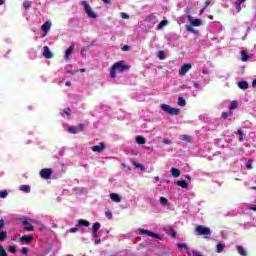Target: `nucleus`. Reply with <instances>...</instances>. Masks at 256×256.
<instances>
[{
    "mask_svg": "<svg viewBox=\"0 0 256 256\" xmlns=\"http://www.w3.org/2000/svg\"><path fill=\"white\" fill-rule=\"evenodd\" d=\"M130 69L131 66L125 64V61L116 62L110 70V77L112 79H115L117 71L118 73H124L125 71H129Z\"/></svg>",
    "mask_w": 256,
    "mask_h": 256,
    "instance_id": "obj_1",
    "label": "nucleus"
},
{
    "mask_svg": "<svg viewBox=\"0 0 256 256\" xmlns=\"http://www.w3.org/2000/svg\"><path fill=\"white\" fill-rule=\"evenodd\" d=\"M195 231L197 235L203 236L205 239H209V237H211V228L209 227L198 225L196 226Z\"/></svg>",
    "mask_w": 256,
    "mask_h": 256,
    "instance_id": "obj_2",
    "label": "nucleus"
},
{
    "mask_svg": "<svg viewBox=\"0 0 256 256\" xmlns=\"http://www.w3.org/2000/svg\"><path fill=\"white\" fill-rule=\"evenodd\" d=\"M160 108L162 109V111H164L168 115H172V116L180 115V113H181V109L173 108L169 104H161Z\"/></svg>",
    "mask_w": 256,
    "mask_h": 256,
    "instance_id": "obj_3",
    "label": "nucleus"
},
{
    "mask_svg": "<svg viewBox=\"0 0 256 256\" xmlns=\"http://www.w3.org/2000/svg\"><path fill=\"white\" fill-rule=\"evenodd\" d=\"M82 6L84 7V11L88 17H90V19H97V14L93 12V9H91V6L87 1H82Z\"/></svg>",
    "mask_w": 256,
    "mask_h": 256,
    "instance_id": "obj_4",
    "label": "nucleus"
},
{
    "mask_svg": "<svg viewBox=\"0 0 256 256\" xmlns=\"http://www.w3.org/2000/svg\"><path fill=\"white\" fill-rule=\"evenodd\" d=\"M53 175V170L51 168H44L40 171V177L42 179H49Z\"/></svg>",
    "mask_w": 256,
    "mask_h": 256,
    "instance_id": "obj_5",
    "label": "nucleus"
},
{
    "mask_svg": "<svg viewBox=\"0 0 256 256\" xmlns=\"http://www.w3.org/2000/svg\"><path fill=\"white\" fill-rule=\"evenodd\" d=\"M141 235H147L148 237H154V239H161V236L157 233H154L150 230L140 229Z\"/></svg>",
    "mask_w": 256,
    "mask_h": 256,
    "instance_id": "obj_6",
    "label": "nucleus"
},
{
    "mask_svg": "<svg viewBox=\"0 0 256 256\" xmlns=\"http://www.w3.org/2000/svg\"><path fill=\"white\" fill-rule=\"evenodd\" d=\"M191 67V64L182 65L181 69L179 70L180 77L187 75L188 71H191Z\"/></svg>",
    "mask_w": 256,
    "mask_h": 256,
    "instance_id": "obj_7",
    "label": "nucleus"
},
{
    "mask_svg": "<svg viewBox=\"0 0 256 256\" xmlns=\"http://www.w3.org/2000/svg\"><path fill=\"white\" fill-rule=\"evenodd\" d=\"M93 153H101L105 151V143L100 142L98 145L92 146Z\"/></svg>",
    "mask_w": 256,
    "mask_h": 256,
    "instance_id": "obj_8",
    "label": "nucleus"
},
{
    "mask_svg": "<svg viewBox=\"0 0 256 256\" xmlns=\"http://www.w3.org/2000/svg\"><path fill=\"white\" fill-rule=\"evenodd\" d=\"M43 49V57H45V59H53V52L49 50V46H44Z\"/></svg>",
    "mask_w": 256,
    "mask_h": 256,
    "instance_id": "obj_9",
    "label": "nucleus"
},
{
    "mask_svg": "<svg viewBox=\"0 0 256 256\" xmlns=\"http://www.w3.org/2000/svg\"><path fill=\"white\" fill-rule=\"evenodd\" d=\"M51 29V22L46 21L43 25H42V31H44L43 37L47 36V33H49V30Z\"/></svg>",
    "mask_w": 256,
    "mask_h": 256,
    "instance_id": "obj_10",
    "label": "nucleus"
},
{
    "mask_svg": "<svg viewBox=\"0 0 256 256\" xmlns=\"http://www.w3.org/2000/svg\"><path fill=\"white\" fill-rule=\"evenodd\" d=\"M99 229H101V223L95 222L92 226V235H93V237H97V231H99Z\"/></svg>",
    "mask_w": 256,
    "mask_h": 256,
    "instance_id": "obj_11",
    "label": "nucleus"
},
{
    "mask_svg": "<svg viewBox=\"0 0 256 256\" xmlns=\"http://www.w3.org/2000/svg\"><path fill=\"white\" fill-rule=\"evenodd\" d=\"M22 225H25L24 231H35V227L27 220H23Z\"/></svg>",
    "mask_w": 256,
    "mask_h": 256,
    "instance_id": "obj_12",
    "label": "nucleus"
},
{
    "mask_svg": "<svg viewBox=\"0 0 256 256\" xmlns=\"http://www.w3.org/2000/svg\"><path fill=\"white\" fill-rule=\"evenodd\" d=\"M110 199L114 201V203H121V196H119L117 193H111Z\"/></svg>",
    "mask_w": 256,
    "mask_h": 256,
    "instance_id": "obj_13",
    "label": "nucleus"
},
{
    "mask_svg": "<svg viewBox=\"0 0 256 256\" xmlns=\"http://www.w3.org/2000/svg\"><path fill=\"white\" fill-rule=\"evenodd\" d=\"M239 89H242L243 91L249 89V82L247 81H240L238 82Z\"/></svg>",
    "mask_w": 256,
    "mask_h": 256,
    "instance_id": "obj_14",
    "label": "nucleus"
},
{
    "mask_svg": "<svg viewBox=\"0 0 256 256\" xmlns=\"http://www.w3.org/2000/svg\"><path fill=\"white\" fill-rule=\"evenodd\" d=\"M20 241L22 243H31L33 241V236L24 235V236L20 237Z\"/></svg>",
    "mask_w": 256,
    "mask_h": 256,
    "instance_id": "obj_15",
    "label": "nucleus"
},
{
    "mask_svg": "<svg viewBox=\"0 0 256 256\" xmlns=\"http://www.w3.org/2000/svg\"><path fill=\"white\" fill-rule=\"evenodd\" d=\"M190 25L192 27H201V19H190Z\"/></svg>",
    "mask_w": 256,
    "mask_h": 256,
    "instance_id": "obj_16",
    "label": "nucleus"
},
{
    "mask_svg": "<svg viewBox=\"0 0 256 256\" xmlns=\"http://www.w3.org/2000/svg\"><path fill=\"white\" fill-rule=\"evenodd\" d=\"M237 107H238L237 101H236V100H233V101L231 102L230 107H229V109H230L229 115H233V110L237 109Z\"/></svg>",
    "mask_w": 256,
    "mask_h": 256,
    "instance_id": "obj_17",
    "label": "nucleus"
},
{
    "mask_svg": "<svg viewBox=\"0 0 256 256\" xmlns=\"http://www.w3.org/2000/svg\"><path fill=\"white\" fill-rule=\"evenodd\" d=\"M170 173L172 174V176H174L175 178L180 177L181 176V171L177 168H171Z\"/></svg>",
    "mask_w": 256,
    "mask_h": 256,
    "instance_id": "obj_18",
    "label": "nucleus"
},
{
    "mask_svg": "<svg viewBox=\"0 0 256 256\" xmlns=\"http://www.w3.org/2000/svg\"><path fill=\"white\" fill-rule=\"evenodd\" d=\"M89 225H91V224L87 220L80 219L78 221V227H89Z\"/></svg>",
    "mask_w": 256,
    "mask_h": 256,
    "instance_id": "obj_19",
    "label": "nucleus"
},
{
    "mask_svg": "<svg viewBox=\"0 0 256 256\" xmlns=\"http://www.w3.org/2000/svg\"><path fill=\"white\" fill-rule=\"evenodd\" d=\"M237 252L241 256H247V251L245 250V248H243V246H237Z\"/></svg>",
    "mask_w": 256,
    "mask_h": 256,
    "instance_id": "obj_20",
    "label": "nucleus"
},
{
    "mask_svg": "<svg viewBox=\"0 0 256 256\" xmlns=\"http://www.w3.org/2000/svg\"><path fill=\"white\" fill-rule=\"evenodd\" d=\"M136 143H138V145H145L146 141H145V137L139 135L136 137Z\"/></svg>",
    "mask_w": 256,
    "mask_h": 256,
    "instance_id": "obj_21",
    "label": "nucleus"
},
{
    "mask_svg": "<svg viewBox=\"0 0 256 256\" xmlns=\"http://www.w3.org/2000/svg\"><path fill=\"white\" fill-rule=\"evenodd\" d=\"M73 49H75V46H70L66 52H65V59H69L71 57V53H73Z\"/></svg>",
    "mask_w": 256,
    "mask_h": 256,
    "instance_id": "obj_22",
    "label": "nucleus"
},
{
    "mask_svg": "<svg viewBox=\"0 0 256 256\" xmlns=\"http://www.w3.org/2000/svg\"><path fill=\"white\" fill-rule=\"evenodd\" d=\"M181 141H186V143H191L192 139L191 136L187 134H183L180 136Z\"/></svg>",
    "mask_w": 256,
    "mask_h": 256,
    "instance_id": "obj_23",
    "label": "nucleus"
},
{
    "mask_svg": "<svg viewBox=\"0 0 256 256\" xmlns=\"http://www.w3.org/2000/svg\"><path fill=\"white\" fill-rule=\"evenodd\" d=\"M176 185H178V187H182V189H187V187H189V185H187V182L185 180L177 181Z\"/></svg>",
    "mask_w": 256,
    "mask_h": 256,
    "instance_id": "obj_24",
    "label": "nucleus"
},
{
    "mask_svg": "<svg viewBox=\"0 0 256 256\" xmlns=\"http://www.w3.org/2000/svg\"><path fill=\"white\" fill-rule=\"evenodd\" d=\"M20 191H24V193H30L31 192V186L22 185V186H20Z\"/></svg>",
    "mask_w": 256,
    "mask_h": 256,
    "instance_id": "obj_25",
    "label": "nucleus"
},
{
    "mask_svg": "<svg viewBox=\"0 0 256 256\" xmlns=\"http://www.w3.org/2000/svg\"><path fill=\"white\" fill-rule=\"evenodd\" d=\"M224 249H225V244H223V243L217 244V246H216L217 253H223Z\"/></svg>",
    "mask_w": 256,
    "mask_h": 256,
    "instance_id": "obj_26",
    "label": "nucleus"
},
{
    "mask_svg": "<svg viewBox=\"0 0 256 256\" xmlns=\"http://www.w3.org/2000/svg\"><path fill=\"white\" fill-rule=\"evenodd\" d=\"M178 105L179 107H185L187 105V101L183 97L178 98Z\"/></svg>",
    "mask_w": 256,
    "mask_h": 256,
    "instance_id": "obj_27",
    "label": "nucleus"
},
{
    "mask_svg": "<svg viewBox=\"0 0 256 256\" xmlns=\"http://www.w3.org/2000/svg\"><path fill=\"white\" fill-rule=\"evenodd\" d=\"M241 55H242V61L245 63L249 60V55L247 54V51L243 50L241 52Z\"/></svg>",
    "mask_w": 256,
    "mask_h": 256,
    "instance_id": "obj_28",
    "label": "nucleus"
},
{
    "mask_svg": "<svg viewBox=\"0 0 256 256\" xmlns=\"http://www.w3.org/2000/svg\"><path fill=\"white\" fill-rule=\"evenodd\" d=\"M132 165L137 169H141V171H146L145 166H143L142 164H139L137 162H132Z\"/></svg>",
    "mask_w": 256,
    "mask_h": 256,
    "instance_id": "obj_29",
    "label": "nucleus"
},
{
    "mask_svg": "<svg viewBox=\"0 0 256 256\" xmlns=\"http://www.w3.org/2000/svg\"><path fill=\"white\" fill-rule=\"evenodd\" d=\"M23 7H24V9H26V11L29 10V8L32 7L31 1L25 0L23 2Z\"/></svg>",
    "mask_w": 256,
    "mask_h": 256,
    "instance_id": "obj_30",
    "label": "nucleus"
},
{
    "mask_svg": "<svg viewBox=\"0 0 256 256\" xmlns=\"http://www.w3.org/2000/svg\"><path fill=\"white\" fill-rule=\"evenodd\" d=\"M68 133H71L72 135H77V128L75 126H70L68 128Z\"/></svg>",
    "mask_w": 256,
    "mask_h": 256,
    "instance_id": "obj_31",
    "label": "nucleus"
},
{
    "mask_svg": "<svg viewBox=\"0 0 256 256\" xmlns=\"http://www.w3.org/2000/svg\"><path fill=\"white\" fill-rule=\"evenodd\" d=\"M158 57L161 59V61H165V59H166L165 51H163V50L159 51Z\"/></svg>",
    "mask_w": 256,
    "mask_h": 256,
    "instance_id": "obj_32",
    "label": "nucleus"
},
{
    "mask_svg": "<svg viewBox=\"0 0 256 256\" xmlns=\"http://www.w3.org/2000/svg\"><path fill=\"white\" fill-rule=\"evenodd\" d=\"M84 129H85V126L83 124H78L76 126L77 133H82V131H84Z\"/></svg>",
    "mask_w": 256,
    "mask_h": 256,
    "instance_id": "obj_33",
    "label": "nucleus"
},
{
    "mask_svg": "<svg viewBox=\"0 0 256 256\" xmlns=\"http://www.w3.org/2000/svg\"><path fill=\"white\" fill-rule=\"evenodd\" d=\"M236 135H239V141H243V137L245 134H243V130L241 129H238L237 132H236Z\"/></svg>",
    "mask_w": 256,
    "mask_h": 256,
    "instance_id": "obj_34",
    "label": "nucleus"
},
{
    "mask_svg": "<svg viewBox=\"0 0 256 256\" xmlns=\"http://www.w3.org/2000/svg\"><path fill=\"white\" fill-rule=\"evenodd\" d=\"M5 239H7V232L1 231L0 232V241H5Z\"/></svg>",
    "mask_w": 256,
    "mask_h": 256,
    "instance_id": "obj_35",
    "label": "nucleus"
},
{
    "mask_svg": "<svg viewBox=\"0 0 256 256\" xmlns=\"http://www.w3.org/2000/svg\"><path fill=\"white\" fill-rule=\"evenodd\" d=\"M160 203L165 207L167 203H169V200H167L165 197H160Z\"/></svg>",
    "mask_w": 256,
    "mask_h": 256,
    "instance_id": "obj_36",
    "label": "nucleus"
},
{
    "mask_svg": "<svg viewBox=\"0 0 256 256\" xmlns=\"http://www.w3.org/2000/svg\"><path fill=\"white\" fill-rule=\"evenodd\" d=\"M241 2H238V0L235 2V7H236V11L237 13H240L241 11Z\"/></svg>",
    "mask_w": 256,
    "mask_h": 256,
    "instance_id": "obj_37",
    "label": "nucleus"
},
{
    "mask_svg": "<svg viewBox=\"0 0 256 256\" xmlns=\"http://www.w3.org/2000/svg\"><path fill=\"white\" fill-rule=\"evenodd\" d=\"M165 25H167V20H162V21L158 24V29H163V27H165Z\"/></svg>",
    "mask_w": 256,
    "mask_h": 256,
    "instance_id": "obj_38",
    "label": "nucleus"
},
{
    "mask_svg": "<svg viewBox=\"0 0 256 256\" xmlns=\"http://www.w3.org/2000/svg\"><path fill=\"white\" fill-rule=\"evenodd\" d=\"M0 256H7V251L0 245Z\"/></svg>",
    "mask_w": 256,
    "mask_h": 256,
    "instance_id": "obj_39",
    "label": "nucleus"
},
{
    "mask_svg": "<svg viewBox=\"0 0 256 256\" xmlns=\"http://www.w3.org/2000/svg\"><path fill=\"white\" fill-rule=\"evenodd\" d=\"M177 247H178V249H189V248L187 247V244H185V243H178V244H177Z\"/></svg>",
    "mask_w": 256,
    "mask_h": 256,
    "instance_id": "obj_40",
    "label": "nucleus"
},
{
    "mask_svg": "<svg viewBox=\"0 0 256 256\" xmlns=\"http://www.w3.org/2000/svg\"><path fill=\"white\" fill-rule=\"evenodd\" d=\"M8 251H9L10 253L15 254V253H17V247H15V246H9Z\"/></svg>",
    "mask_w": 256,
    "mask_h": 256,
    "instance_id": "obj_41",
    "label": "nucleus"
},
{
    "mask_svg": "<svg viewBox=\"0 0 256 256\" xmlns=\"http://www.w3.org/2000/svg\"><path fill=\"white\" fill-rule=\"evenodd\" d=\"M7 195H9V193L7 192V190L0 192V198H1V199H5V197H7Z\"/></svg>",
    "mask_w": 256,
    "mask_h": 256,
    "instance_id": "obj_42",
    "label": "nucleus"
},
{
    "mask_svg": "<svg viewBox=\"0 0 256 256\" xmlns=\"http://www.w3.org/2000/svg\"><path fill=\"white\" fill-rule=\"evenodd\" d=\"M155 19V16L153 14H150L149 16L146 17L145 21H148V23H150V21H153Z\"/></svg>",
    "mask_w": 256,
    "mask_h": 256,
    "instance_id": "obj_43",
    "label": "nucleus"
},
{
    "mask_svg": "<svg viewBox=\"0 0 256 256\" xmlns=\"http://www.w3.org/2000/svg\"><path fill=\"white\" fill-rule=\"evenodd\" d=\"M252 163H253V160H248V162H247V164H246V168H247V169H253Z\"/></svg>",
    "mask_w": 256,
    "mask_h": 256,
    "instance_id": "obj_44",
    "label": "nucleus"
},
{
    "mask_svg": "<svg viewBox=\"0 0 256 256\" xmlns=\"http://www.w3.org/2000/svg\"><path fill=\"white\" fill-rule=\"evenodd\" d=\"M105 216L108 218V219H113V213L111 211H106L105 212Z\"/></svg>",
    "mask_w": 256,
    "mask_h": 256,
    "instance_id": "obj_45",
    "label": "nucleus"
},
{
    "mask_svg": "<svg viewBox=\"0 0 256 256\" xmlns=\"http://www.w3.org/2000/svg\"><path fill=\"white\" fill-rule=\"evenodd\" d=\"M64 114L67 115V117H71V109L70 108H65L64 109Z\"/></svg>",
    "mask_w": 256,
    "mask_h": 256,
    "instance_id": "obj_46",
    "label": "nucleus"
},
{
    "mask_svg": "<svg viewBox=\"0 0 256 256\" xmlns=\"http://www.w3.org/2000/svg\"><path fill=\"white\" fill-rule=\"evenodd\" d=\"M186 30L189 31L190 33H194L195 32V29L191 25L186 26Z\"/></svg>",
    "mask_w": 256,
    "mask_h": 256,
    "instance_id": "obj_47",
    "label": "nucleus"
},
{
    "mask_svg": "<svg viewBox=\"0 0 256 256\" xmlns=\"http://www.w3.org/2000/svg\"><path fill=\"white\" fill-rule=\"evenodd\" d=\"M21 253H23L24 255H27V253H29V248L23 247V248L21 249Z\"/></svg>",
    "mask_w": 256,
    "mask_h": 256,
    "instance_id": "obj_48",
    "label": "nucleus"
},
{
    "mask_svg": "<svg viewBox=\"0 0 256 256\" xmlns=\"http://www.w3.org/2000/svg\"><path fill=\"white\" fill-rule=\"evenodd\" d=\"M130 50H131V46H129V45H124L122 47V51H130Z\"/></svg>",
    "mask_w": 256,
    "mask_h": 256,
    "instance_id": "obj_49",
    "label": "nucleus"
},
{
    "mask_svg": "<svg viewBox=\"0 0 256 256\" xmlns=\"http://www.w3.org/2000/svg\"><path fill=\"white\" fill-rule=\"evenodd\" d=\"M212 2H213V0H206L204 7L207 9V7H209Z\"/></svg>",
    "mask_w": 256,
    "mask_h": 256,
    "instance_id": "obj_50",
    "label": "nucleus"
},
{
    "mask_svg": "<svg viewBox=\"0 0 256 256\" xmlns=\"http://www.w3.org/2000/svg\"><path fill=\"white\" fill-rule=\"evenodd\" d=\"M163 143H164L165 145H171L173 142H172L171 140H169V139H164V140H163Z\"/></svg>",
    "mask_w": 256,
    "mask_h": 256,
    "instance_id": "obj_51",
    "label": "nucleus"
},
{
    "mask_svg": "<svg viewBox=\"0 0 256 256\" xmlns=\"http://www.w3.org/2000/svg\"><path fill=\"white\" fill-rule=\"evenodd\" d=\"M227 117H229V113L223 112L222 115H221V118L222 119H227Z\"/></svg>",
    "mask_w": 256,
    "mask_h": 256,
    "instance_id": "obj_52",
    "label": "nucleus"
},
{
    "mask_svg": "<svg viewBox=\"0 0 256 256\" xmlns=\"http://www.w3.org/2000/svg\"><path fill=\"white\" fill-rule=\"evenodd\" d=\"M79 231L78 227L70 228V233H77Z\"/></svg>",
    "mask_w": 256,
    "mask_h": 256,
    "instance_id": "obj_53",
    "label": "nucleus"
},
{
    "mask_svg": "<svg viewBox=\"0 0 256 256\" xmlns=\"http://www.w3.org/2000/svg\"><path fill=\"white\" fill-rule=\"evenodd\" d=\"M171 237H173L174 239L177 237V232H175V230H171Z\"/></svg>",
    "mask_w": 256,
    "mask_h": 256,
    "instance_id": "obj_54",
    "label": "nucleus"
},
{
    "mask_svg": "<svg viewBox=\"0 0 256 256\" xmlns=\"http://www.w3.org/2000/svg\"><path fill=\"white\" fill-rule=\"evenodd\" d=\"M5 227V220L0 219V229H3Z\"/></svg>",
    "mask_w": 256,
    "mask_h": 256,
    "instance_id": "obj_55",
    "label": "nucleus"
},
{
    "mask_svg": "<svg viewBox=\"0 0 256 256\" xmlns=\"http://www.w3.org/2000/svg\"><path fill=\"white\" fill-rule=\"evenodd\" d=\"M192 255L193 256H203L202 254H200L199 252H197V251H192Z\"/></svg>",
    "mask_w": 256,
    "mask_h": 256,
    "instance_id": "obj_56",
    "label": "nucleus"
},
{
    "mask_svg": "<svg viewBox=\"0 0 256 256\" xmlns=\"http://www.w3.org/2000/svg\"><path fill=\"white\" fill-rule=\"evenodd\" d=\"M122 19H129V14L122 13Z\"/></svg>",
    "mask_w": 256,
    "mask_h": 256,
    "instance_id": "obj_57",
    "label": "nucleus"
},
{
    "mask_svg": "<svg viewBox=\"0 0 256 256\" xmlns=\"http://www.w3.org/2000/svg\"><path fill=\"white\" fill-rule=\"evenodd\" d=\"M185 179H187V180H188V183H191V176L186 175V176H185Z\"/></svg>",
    "mask_w": 256,
    "mask_h": 256,
    "instance_id": "obj_58",
    "label": "nucleus"
},
{
    "mask_svg": "<svg viewBox=\"0 0 256 256\" xmlns=\"http://www.w3.org/2000/svg\"><path fill=\"white\" fill-rule=\"evenodd\" d=\"M103 3H105L106 5H109L111 3V0H102Z\"/></svg>",
    "mask_w": 256,
    "mask_h": 256,
    "instance_id": "obj_59",
    "label": "nucleus"
},
{
    "mask_svg": "<svg viewBox=\"0 0 256 256\" xmlns=\"http://www.w3.org/2000/svg\"><path fill=\"white\" fill-rule=\"evenodd\" d=\"M205 9H207V8H205V6L200 10V15H203V13H205Z\"/></svg>",
    "mask_w": 256,
    "mask_h": 256,
    "instance_id": "obj_60",
    "label": "nucleus"
},
{
    "mask_svg": "<svg viewBox=\"0 0 256 256\" xmlns=\"http://www.w3.org/2000/svg\"><path fill=\"white\" fill-rule=\"evenodd\" d=\"M252 87H256V78L252 81Z\"/></svg>",
    "mask_w": 256,
    "mask_h": 256,
    "instance_id": "obj_61",
    "label": "nucleus"
},
{
    "mask_svg": "<svg viewBox=\"0 0 256 256\" xmlns=\"http://www.w3.org/2000/svg\"><path fill=\"white\" fill-rule=\"evenodd\" d=\"M65 85H66V87H71V81H67V82L65 83Z\"/></svg>",
    "mask_w": 256,
    "mask_h": 256,
    "instance_id": "obj_62",
    "label": "nucleus"
},
{
    "mask_svg": "<svg viewBox=\"0 0 256 256\" xmlns=\"http://www.w3.org/2000/svg\"><path fill=\"white\" fill-rule=\"evenodd\" d=\"M99 243H101V239L95 240L96 245H99Z\"/></svg>",
    "mask_w": 256,
    "mask_h": 256,
    "instance_id": "obj_63",
    "label": "nucleus"
},
{
    "mask_svg": "<svg viewBox=\"0 0 256 256\" xmlns=\"http://www.w3.org/2000/svg\"><path fill=\"white\" fill-rule=\"evenodd\" d=\"M0 5H5V0H0Z\"/></svg>",
    "mask_w": 256,
    "mask_h": 256,
    "instance_id": "obj_64",
    "label": "nucleus"
}]
</instances>
